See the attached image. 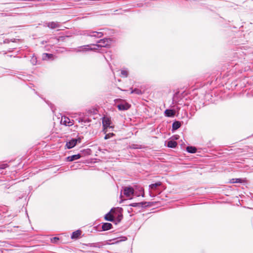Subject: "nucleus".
Here are the masks:
<instances>
[{
  "label": "nucleus",
  "mask_w": 253,
  "mask_h": 253,
  "mask_svg": "<svg viewBox=\"0 0 253 253\" xmlns=\"http://www.w3.org/2000/svg\"><path fill=\"white\" fill-rule=\"evenodd\" d=\"M61 123L63 125L68 126H71L73 125V120H71L69 118L66 117H62L61 119Z\"/></svg>",
  "instance_id": "423d86ee"
},
{
  "label": "nucleus",
  "mask_w": 253,
  "mask_h": 253,
  "mask_svg": "<svg viewBox=\"0 0 253 253\" xmlns=\"http://www.w3.org/2000/svg\"><path fill=\"white\" fill-rule=\"evenodd\" d=\"M186 150L187 152L191 153H195L197 152L196 148L193 146H187L186 148Z\"/></svg>",
  "instance_id": "a211bd4d"
},
{
  "label": "nucleus",
  "mask_w": 253,
  "mask_h": 253,
  "mask_svg": "<svg viewBox=\"0 0 253 253\" xmlns=\"http://www.w3.org/2000/svg\"><path fill=\"white\" fill-rule=\"evenodd\" d=\"M136 93L137 94H141L142 93L140 90L137 88H135L134 89L132 90V91H131V93Z\"/></svg>",
  "instance_id": "6ab92c4d"
},
{
  "label": "nucleus",
  "mask_w": 253,
  "mask_h": 253,
  "mask_svg": "<svg viewBox=\"0 0 253 253\" xmlns=\"http://www.w3.org/2000/svg\"><path fill=\"white\" fill-rule=\"evenodd\" d=\"M112 40L110 39H104L100 40L98 43L99 44L94 45L95 47H108L111 44Z\"/></svg>",
  "instance_id": "f257e3e1"
},
{
  "label": "nucleus",
  "mask_w": 253,
  "mask_h": 253,
  "mask_svg": "<svg viewBox=\"0 0 253 253\" xmlns=\"http://www.w3.org/2000/svg\"><path fill=\"white\" fill-rule=\"evenodd\" d=\"M81 141V139L80 138L78 139H73L71 140L70 141L66 143V146L67 147V148L70 149L74 147L77 144L78 142L79 143H80Z\"/></svg>",
  "instance_id": "20e7f679"
},
{
  "label": "nucleus",
  "mask_w": 253,
  "mask_h": 253,
  "mask_svg": "<svg viewBox=\"0 0 253 253\" xmlns=\"http://www.w3.org/2000/svg\"><path fill=\"white\" fill-rule=\"evenodd\" d=\"M131 105L127 102L119 104L117 105L118 109L120 111L127 110L130 107Z\"/></svg>",
  "instance_id": "0eeeda50"
},
{
  "label": "nucleus",
  "mask_w": 253,
  "mask_h": 253,
  "mask_svg": "<svg viewBox=\"0 0 253 253\" xmlns=\"http://www.w3.org/2000/svg\"><path fill=\"white\" fill-rule=\"evenodd\" d=\"M80 157H81V155L80 154L74 155H72L71 156L68 157L67 158V160L69 162H72L74 160L79 159V158H80Z\"/></svg>",
  "instance_id": "ddd939ff"
},
{
  "label": "nucleus",
  "mask_w": 253,
  "mask_h": 253,
  "mask_svg": "<svg viewBox=\"0 0 253 253\" xmlns=\"http://www.w3.org/2000/svg\"><path fill=\"white\" fill-rule=\"evenodd\" d=\"M121 75L123 77H127V75H128V73H127V72L126 70H122L121 71Z\"/></svg>",
  "instance_id": "aec40b11"
},
{
  "label": "nucleus",
  "mask_w": 253,
  "mask_h": 253,
  "mask_svg": "<svg viewBox=\"0 0 253 253\" xmlns=\"http://www.w3.org/2000/svg\"><path fill=\"white\" fill-rule=\"evenodd\" d=\"M181 126V123L179 121H175L172 124V129L176 130L179 128Z\"/></svg>",
  "instance_id": "f3484780"
},
{
  "label": "nucleus",
  "mask_w": 253,
  "mask_h": 253,
  "mask_svg": "<svg viewBox=\"0 0 253 253\" xmlns=\"http://www.w3.org/2000/svg\"><path fill=\"white\" fill-rule=\"evenodd\" d=\"M45 56L47 57L48 58H51L52 56V55L51 54H48V53H44L43 54Z\"/></svg>",
  "instance_id": "5701e85b"
},
{
  "label": "nucleus",
  "mask_w": 253,
  "mask_h": 253,
  "mask_svg": "<svg viewBox=\"0 0 253 253\" xmlns=\"http://www.w3.org/2000/svg\"><path fill=\"white\" fill-rule=\"evenodd\" d=\"M47 27L51 29H55L59 27V25L57 22H51L47 24Z\"/></svg>",
  "instance_id": "f8f14e48"
},
{
  "label": "nucleus",
  "mask_w": 253,
  "mask_h": 253,
  "mask_svg": "<svg viewBox=\"0 0 253 253\" xmlns=\"http://www.w3.org/2000/svg\"><path fill=\"white\" fill-rule=\"evenodd\" d=\"M111 124V121L110 118L108 117H104L102 119V125L104 127V129H107L108 127H112V126H110Z\"/></svg>",
  "instance_id": "39448f33"
},
{
  "label": "nucleus",
  "mask_w": 253,
  "mask_h": 253,
  "mask_svg": "<svg viewBox=\"0 0 253 253\" xmlns=\"http://www.w3.org/2000/svg\"><path fill=\"white\" fill-rule=\"evenodd\" d=\"M53 240L55 241L58 240L59 238L57 237H54V238H53Z\"/></svg>",
  "instance_id": "393cba45"
},
{
  "label": "nucleus",
  "mask_w": 253,
  "mask_h": 253,
  "mask_svg": "<svg viewBox=\"0 0 253 253\" xmlns=\"http://www.w3.org/2000/svg\"><path fill=\"white\" fill-rule=\"evenodd\" d=\"M114 135V134L113 133H109L108 134H107L105 136L104 139H107L109 138L111 136H113Z\"/></svg>",
  "instance_id": "412c9836"
},
{
  "label": "nucleus",
  "mask_w": 253,
  "mask_h": 253,
  "mask_svg": "<svg viewBox=\"0 0 253 253\" xmlns=\"http://www.w3.org/2000/svg\"><path fill=\"white\" fill-rule=\"evenodd\" d=\"M7 167V164H3V165L1 166L0 168L2 169H5V168H6Z\"/></svg>",
  "instance_id": "b1692460"
},
{
  "label": "nucleus",
  "mask_w": 253,
  "mask_h": 253,
  "mask_svg": "<svg viewBox=\"0 0 253 253\" xmlns=\"http://www.w3.org/2000/svg\"><path fill=\"white\" fill-rule=\"evenodd\" d=\"M121 211L122 209H119L116 210L117 214L115 217H116V220L118 222H120L123 218V214L121 212Z\"/></svg>",
  "instance_id": "1a4fd4ad"
},
{
  "label": "nucleus",
  "mask_w": 253,
  "mask_h": 253,
  "mask_svg": "<svg viewBox=\"0 0 253 253\" xmlns=\"http://www.w3.org/2000/svg\"><path fill=\"white\" fill-rule=\"evenodd\" d=\"M112 228V225L110 223H104L102 226L103 231L108 230Z\"/></svg>",
  "instance_id": "9b49d317"
},
{
  "label": "nucleus",
  "mask_w": 253,
  "mask_h": 253,
  "mask_svg": "<svg viewBox=\"0 0 253 253\" xmlns=\"http://www.w3.org/2000/svg\"><path fill=\"white\" fill-rule=\"evenodd\" d=\"M117 212L116 210L112 209L110 212L106 214L105 216V219L109 221H113L115 216L116 215Z\"/></svg>",
  "instance_id": "7ed1b4c3"
},
{
  "label": "nucleus",
  "mask_w": 253,
  "mask_h": 253,
  "mask_svg": "<svg viewBox=\"0 0 253 253\" xmlns=\"http://www.w3.org/2000/svg\"><path fill=\"white\" fill-rule=\"evenodd\" d=\"M177 143L176 141L170 140L168 142V146L169 148H175L177 146Z\"/></svg>",
  "instance_id": "dca6fc26"
},
{
  "label": "nucleus",
  "mask_w": 253,
  "mask_h": 253,
  "mask_svg": "<svg viewBox=\"0 0 253 253\" xmlns=\"http://www.w3.org/2000/svg\"><path fill=\"white\" fill-rule=\"evenodd\" d=\"M175 112L171 109H167L165 111V114L167 117H172L175 115Z\"/></svg>",
  "instance_id": "9d476101"
},
{
  "label": "nucleus",
  "mask_w": 253,
  "mask_h": 253,
  "mask_svg": "<svg viewBox=\"0 0 253 253\" xmlns=\"http://www.w3.org/2000/svg\"><path fill=\"white\" fill-rule=\"evenodd\" d=\"M81 233V230H77L73 232L71 238L72 239H77L80 236Z\"/></svg>",
  "instance_id": "4468645a"
},
{
  "label": "nucleus",
  "mask_w": 253,
  "mask_h": 253,
  "mask_svg": "<svg viewBox=\"0 0 253 253\" xmlns=\"http://www.w3.org/2000/svg\"><path fill=\"white\" fill-rule=\"evenodd\" d=\"M97 49V48H96V47L93 48V49ZM91 49H93V48H91Z\"/></svg>",
  "instance_id": "a878e982"
},
{
  "label": "nucleus",
  "mask_w": 253,
  "mask_h": 253,
  "mask_svg": "<svg viewBox=\"0 0 253 253\" xmlns=\"http://www.w3.org/2000/svg\"><path fill=\"white\" fill-rule=\"evenodd\" d=\"M162 183L161 181H158L154 184H152L150 185L149 187L152 189L155 190V189H156V188L162 185Z\"/></svg>",
  "instance_id": "2eb2a0df"
},
{
  "label": "nucleus",
  "mask_w": 253,
  "mask_h": 253,
  "mask_svg": "<svg viewBox=\"0 0 253 253\" xmlns=\"http://www.w3.org/2000/svg\"><path fill=\"white\" fill-rule=\"evenodd\" d=\"M143 203H132V204H130V206H132V207H136L138 205H143Z\"/></svg>",
  "instance_id": "4be33fe9"
},
{
  "label": "nucleus",
  "mask_w": 253,
  "mask_h": 253,
  "mask_svg": "<svg viewBox=\"0 0 253 253\" xmlns=\"http://www.w3.org/2000/svg\"><path fill=\"white\" fill-rule=\"evenodd\" d=\"M247 180L246 178H232L229 181L230 183H246Z\"/></svg>",
  "instance_id": "6e6552de"
},
{
  "label": "nucleus",
  "mask_w": 253,
  "mask_h": 253,
  "mask_svg": "<svg viewBox=\"0 0 253 253\" xmlns=\"http://www.w3.org/2000/svg\"><path fill=\"white\" fill-rule=\"evenodd\" d=\"M134 190L131 187H126L124 189V194L128 199H132L133 196Z\"/></svg>",
  "instance_id": "f03ea898"
}]
</instances>
